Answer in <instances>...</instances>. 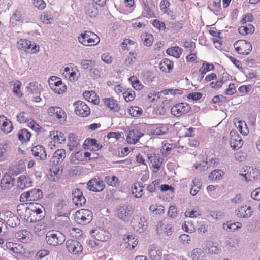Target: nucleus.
<instances>
[{
    "label": "nucleus",
    "instance_id": "24",
    "mask_svg": "<svg viewBox=\"0 0 260 260\" xmlns=\"http://www.w3.org/2000/svg\"><path fill=\"white\" fill-rule=\"evenodd\" d=\"M28 94H40L42 91V87L36 82H30L26 87Z\"/></svg>",
    "mask_w": 260,
    "mask_h": 260
},
{
    "label": "nucleus",
    "instance_id": "17",
    "mask_svg": "<svg viewBox=\"0 0 260 260\" xmlns=\"http://www.w3.org/2000/svg\"><path fill=\"white\" fill-rule=\"evenodd\" d=\"M244 174H240V175L245 178L246 181H252L257 179L259 175V170L252 167H247L244 171Z\"/></svg>",
    "mask_w": 260,
    "mask_h": 260
},
{
    "label": "nucleus",
    "instance_id": "4",
    "mask_svg": "<svg viewBox=\"0 0 260 260\" xmlns=\"http://www.w3.org/2000/svg\"><path fill=\"white\" fill-rule=\"evenodd\" d=\"M234 47L239 54L245 55L249 54L252 49V44L244 40L236 41L234 44Z\"/></svg>",
    "mask_w": 260,
    "mask_h": 260
},
{
    "label": "nucleus",
    "instance_id": "7",
    "mask_svg": "<svg viewBox=\"0 0 260 260\" xmlns=\"http://www.w3.org/2000/svg\"><path fill=\"white\" fill-rule=\"evenodd\" d=\"M1 216H3V220L11 227H16L20 225V221L18 216L10 211L3 212Z\"/></svg>",
    "mask_w": 260,
    "mask_h": 260
},
{
    "label": "nucleus",
    "instance_id": "45",
    "mask_svg": "<svg viewBox=\"0 0 260 260\" xmlns=\"http://www.w3.org/2000/svg\"><path fill=\"white\" fill-rule=\"evenodd\" d=\"M36 205L38 206V208L34 210L33 215L36 214V216H38V218L35 219V221L41 220L45 216V213L43 212V209L45 210L44 207L41 205L36 204Z\"/></svg>",
    "mask_w": 260,
    "mask_h": 260
},
{
    "label": "nucleus",
    "instance_id": "20",
    "mask_svg": "<svg viewBox=\"0 0 260 260\" xmlns=\"http://www.w3.org/2000/svg\"><path fill=\"white\" fill-rule=\"evenodd\" d=\"M83 146L84 149L94 151L100 150L102 147V145L97 143L96 139L91 138H88L85 140Z\"/></svg>",
    "mask_w": 260,
    "mask_h": 260
},
{
    "label": "nucleus",
    "instance_id": "49",
    "mask_svg": "<svg viewBox=\"0 0 260 260\" xmlns=\"http://www.w3.org/2000/svg\"><path fill=\"white\" fill-rule=\"evenodd\" d=\"M70 143L68 144L70 150H72L74 147H76L78 143L77 141V137L76 135L73 133L70 134L68 136Z\"/></svg>",
    "mask_w": 260,
    "mask_h": 260
},
{
    "label": "nucleus",
    "instance_id": "3",
    "mask_svg": "<svg viewBox=\"0 0 260 260\" xmlns=\"http://www.w3.org/2000/svg\"><path fill=\"white\" fill-rule=\"evenodd\" d=\"M75 218L79 224H86L92 221L93 215L88 209H82L76 212Z\"/></svg>",
    "mask_w": 260,
    "mask_h": 260
},
{
    "label": "nucleus",
    "instance_id": "46",
    "mask_svg": "<svg viewBox=\"0 0 260 260\" xmlns=\"http://www.w3.org/2000/svg\"><path fill=\"white\" fill-rule=\"evenodd\" d=\"M80 64L84 70H89L90 71L95 66V62L92 60L84 59L81 60Z\"/></svg>",
    "mask_w": 260,
    "mask_h": 260
},
{
    "label": "nucleus",
    "instance_id": "31",
    "mask_svg": "<svg viewBox=\"0 0 260 260\" xmlns=\"http://www.w3.org/2000/svg\"><path fill=\"white\" fill-rule=\"evenodd\" d=\"M85 10L86 14L90 17H95L99 14L98 8L94 3L89 4Z\"/></svg>",
    "mask_w": 260,
    "mask_h": 260
},
{
    "label": "nucleus",
    "instance_id": "51",
    "mask_svg": "<svg viewBox=\"0 0 260 260\" xmlns=\"http://www.w3.org/2000/svg\"><path fill=\"white\" fill-rule=\"evenodd\" d=\"M128 80L132 83L133 87L136 90H141L142 89L143 86L136 77L133 76L131 77Z\"/></svg>",
    "mask_w": 260,
    "mask_h": 260
},
{
    "label": "nucleus",
    "instance_id": "59",
    "mask_svg": "<svg viewBox=\"0 0 260 260\" xmlns=\"http://www.w3.org/2000/svg\"><path fill=\"white\" fill-rule=\"evenodd\" d=\"M17 120L20 123H24L29 122V119L26 117V113L24 112L20 113L17 116Z\"/></svg>",
    "mask_w": 260,
    "mask_h": 260
},
{
    "label": "nucleus",
    "instance_id": "54",
    "mask_svg": "<svg viewBox=\"0 0 260 260\" xmlns=\"http://www.w3.org/2000/svg\"><path fill=\"white\" fill-rule=\"evenodd\" d=\"M21 86V83L20 81L17 80L14 82L13 92L19 97H21L22 95V92L20 90Z\"/></svg>",
    "mask_w": 260,
    "mask_h": 260
},
{
    "label": "nucleus",
    "instance_id": "34",
    "mask_svg": "<svg viewBox=\"0 0 260 260\" xmlns=\"http://www.w3.org/2000/svg\"><path fill=\"white\" fill-rule=\"evenodd\" d=\"M30 137V132L25 128L20 130L18 133V139L22 142H27L29 141Z\"/></svg>",
    "mask_w": 260,
    "mask_h": 260
},
{
    "label": "nucleus",
    "instance_id": "36",
    "mask_svg": "<svg viewBox=\"0 0 260 260\" xmlns=\"http://www.w3.org/2000/svg\"><path fill=\"white\" fill-rule=\"evenodd\" d=\"M149 254L152 260H160L161 258V252L154 247L151 246L149 249Z\"/></svg>",
    "mask_w": 260,
    "mask_h": 260
},
{
    "label": "nucleus",
    "instance_id": "44",
    "mask_svg": "<svg viewBox=\"0 0 260 260\" xmlns=\"http://www.w3.org/2000/svg\"><path fill=\"white\" fill-rule=\"evenodd\" d=\"M46 226L44 225V224H41V223H39L38 224H37L33 229L34 232L38 236H42L44 235L46 231Z\"/></svg>",
    "mask_w": 260,
    "mask_h": 260
},
{
    "label": "nucleus",
    "instance_id": "53",
    "mask_svg": "<svg viewBox=\"0 0 260 260\" xmlns=\"http://www.w3.org/2000/svg\"><path fill=\"white\" fill-rule=\"evenodd\" d=\"M123 97L126 102H131L133 101L135 96V93L134 91L132 89H127L126 91L123 93Z\"/></svg>",
    "mask_w": 260,
    "mask_h": 260
},
{
    "label": "nucleus",
    "instance_id": "12",
    "mask_svg": "<svg viewBox=\"0 0 260 260\" xmlns=\"http://www.w3.org/2000/svg\"><path fill=\"white\" fill-rule=\"evenodd\" d=\"M72 196V201L76 206L81 207L86 203V200L80 189L77 188L73 189Z\"/></svg>",
    "mask_w": 260,
    "mask_h": 260
},
{
    "label": "nucleus",
    "instance_id": "10",
    "mask_svg": "<svg viewBox=\"0 0 260 260\" xmlns=\"http://www.w3.org/2000/svg\"><path fill=\"white\" fill-rule=\"evenodd\" d=\"M66 245L68 251L73 254H81L83 251L82 245L77 240H68L66 242Z\"/></svg>",
    "mask_w": 260,
    "mask_h": 260
},
{
    "label": "nucleus",
    "instance_id": "41",
    "mask_svg": "<svg viewBox=\"0 0 260 260\" xmlns=\"http://www.w3.org/2000/svg\"><path fill=\"white\" fill-rule=\"evenodd\" d=\"M30 201H37L43 197V192L39 189H33L30 190Z\"/></svg>",
    "mask_w": 260,
    "mask_h": 260
},
{
    "label": "nucleus",
    "instance_id": "32",
    "mask_svg": "<svg viewBox=\"0 0 260 260\" xmlns=\"http://www.w3.org/2000/svg\"><path fill=\"white\" fill-rule=\"evenodd\" d=\"M182 49L178 46H174L168 48L166 53L168 55L172 56L176 58H179L182 53Z\"/></svg>",
    "mask_w": 260,
    "mask_h": 260
},
{
    "label": "nucleus",
    "instance_id": "56",
    "mask_svg": "<svg viewBox=\"0 0 260 260\" xmlns=\"http://www.w3.org/2000/svg\"><path fill=\"white\" fill-rule=\"evenodd\" d=\"M173 147V144H165L161 149V152L163 156L166 157L167 155L170 153Z\"/></svg>",
    "mask_w": 260,
    "mask_h": 260
},
{
    "label": "nucleus",
    "instance_id": "11",
    "mask_svg": "<svg viewBox=\"0 0 260 260\" xmlns=\"http://www.w3.org/2000/svg\"><path fill=\"white\" fill-rule=\"evenodd\" d=\"M75 113L83 117H86L90 114V109L86 104L82 101H76L74 103Z\"/></svg>",
    "mask_w": 260,
    "mask_h": 260
},
{
    "label": "nucleus",
    "instance_id": "35",
    "mask_svg": "<svg viewBox=\"0 0 260 260\" xmlns=\"http://www.w3.org/2000/svg\"><path fill=\"white\" fill-rule=\"evenodd\" d=\"M235 138H232L230 140V145L234 150H237L241 148L243 145L242 140L239 136H236Z\"/></svg>",
    "mask_w": 260,
    "mask_h": 260
},
{
    "label": "nucleus",
    "instance_id": "15",
    "mask_svg": "<svg viewBox=\"0 0 260 260\" xmlns=\"http://www.w3.org/2000/svg\"><path fill=\"white\" fill-rule=\"evenodd\" d=\"M66 156V153L64 149L56 150L50 158V165L55 166L61 164L64 160Z\"/></svg>",
    "mask_w": 260,
    "mask_h": 260
},
{
    "label": "nucleus",
    "instance_id": "63",
    "mask_svg": "<svg viewBox=\"0 0 260 260\" xmlns=\"http://www.w3.org/2000/svg\"><path fill=\"white\" fill-rule=\"evenodd\" d=\"M30 120V121H29L28 123V126L37 132H39L41 129V127L40 125L37 124L34 120H32L31 119Z\"/></svg>",
    "mask_w": 260,
    "mask_h": 260
},
{
    "label": "nucleus",
    "instance_id": "21",
    "mask_svg": "<svg viewBox=\"0 0 260 260\" xmlns=\"http://www.w3.org/2000/svg\"><path fill=\"white\" fill-rule=\"evenodd\" d=\"M15 179L9 174H6L1 180L0 186L3 190H7L13 186Z\"/></svg>",
    "mask_w": 260,
    "mask_h": 260
},
{
    "label": "nucleus",
    "instance_id": "52",
    "mask_svg": "<svg viewBox=\"0 0 260 260\" xmlns=\"http://www.w3.org/2000/svg\"><path fill=\"white\" fill-rule=\"evenodd\" d=\"M128 113L133 117H138L142 114V109L137 106L131 107Z\"/></svg>",
    "mask_w": 260,
    "mask_h": 260
},
{
    "label": "nucleus",
    "instance_id": "2",
    "mask_svg": "<svg viewBox=\"0 0 260 260\" xmlns=\"http://www.w3.org/2000/svg\"><path fill=\"white\" fill-rule=\"evenodd\" d=\"M78 40L80 43L85 46L94 45L98 43L100 38L94 33L85 31L80 34L78 37Z\"/></svg>",
    "mask_w": 260,
    "mask_h": 260
},
{
    "label": "nucleus",
    "instance_id": "14",
    "mask_svg": "<svg viewBox=\"0 0 260 260\" xmlns=\"http://www.w3.org/2000/svg\"><path fill=\"white\" fill-rule=\"evenodd\" d=\"M90 234L95 240L101 242L107 241L110 238L109 232L103 229L92 230L90 232Z\"/></svg>",
    "mask_w": 260,
    "mask_h": 260
},
{
    "label": "nucleus",
    "instance_id": "50",
    "mask_svg": "<svg viewBox=\"0 0 260 260\" xmlns=\"http://www.w3.org/2000/svg\"><path fill=\"white\" fill-rule=\"evenodd\" d=\"M239 32L243 35L252 33L254 31V27L252 24H249L247 26H242L238 29Z\"/></svg>",
    "mask_w": 260,
    "mask_h": 260
},
{
    "label": "nucleus",
    "instance_id": "40",
    "mask_svg": "<svg viewBox=\"0 0 260 260\" xmlns=\"http://www.w3.org/2000/svg\"><path fill=\"white\" fill-rule=\"evenodd\" d=\"M224 173L221 170H214L209 175V179L212 181H217L221 179Z\"/></svg>",
    "mask_w": 260,
    "mask_h": 260
},
{
    "label": "nucleus",
    "instance_id": "27",
    "mask_svg": "<svg viewBox=\"0 0 260 260\" xmlns=\"http://www.w3.org/2000/svg\"><path fill=\"white\" fill-rule=\"evenodd\" d=\"M134 220H139L137 223L134 224L135 228H137V231L139 233L143 232L147 228V219L145 217H138Z\"/></svg>",
    "mask_w": 260,
    "mask_h": 260
},
{
    "label": "nucleus",
    "instance_id": "48",
    "mask_svg": "<svg viewBox=\"0 0 260 260\" xmlns=\"http://www.w3.org/2000/svg\"><path fill=\"white\" fill-rule=\"evenodd\" d=\"M123 240L125 241V243H127L129 246H132V249H134L138 244L137 239L133 235H124Z\"/></svg>",
    "mask_w": 260,
    "mask_h": 260
},
{
    "label": "nucleus",
    "instance_id": "5",
    "mask_svg": "<svg viewBox=\"0 0 260 260\" xmlns=\"http://www.w3.org/2000/svg\"><path fill=\"white\" fill-rule=\"evenodd\" d=\"M28 203H21L17 206V212L20 217L24 221L31 222H34V220L31 218L33 215L32 210L27 206Z\"/></svg>",
    "mask_w": 260,
    "mask_h": 260
},
{
    "label": "nucleus",
    "instance_id": "58",
    "mask_svg": "<svg viewBox=\"0 0 260 260\" xmlns=\"http://www.w3.org/2000/svg\"><path fill=\"white\" fill-rule=\"evenodd\" d=\"M27 180L26 178L24 176H21L18 178L17 183L18 186L21 189H24L27 187L26 186Z\"/></svg>",
    "mask_w": 260,
    "mask_h": 260
},
{
    "label": "nucleus",
    "instance_id": "55",
    "mask_svg": "<svg viewBox=\"0 0 260 260\" xmlns=\"http://www.w3.org/2000/svg\"><path fill=\"white\" fill-rule=\"evenodd\" d=\"M56 134L54 135V140L58 143H62L66 140V137L64 134L61 132L56 131Z\"/></svg>",
    "mask_w": 260,
    "mask_h": 260
},
{
    "label": "nucleus",
    "instance_id": "25",
    "mask_svg": "<svg viewBox=\"0 0 260 260\" xmlns=\"http://www.w3.org/2000/svg\"><path fill=\"white\" fill-rule=\"evenodd\" d=\"M168 131L167 126L162 124L154 125L152 126L151 133L152 135L162 136L166 134Z\"/></svg>",
    "mask_w": 260,
    "mask_h": 260
},
{
    "label": "nucleus",
    "instance_id": "38",
    "mask_svg": "<svg viewBox=\"0 0 260 260\" xmlns=\"http://www.w3.org/2000/svg\"><path fill=\"white\" fill-rule=\"evenodd\" d=\"M55 207L60 216L65 214L67 208L66 201L63 200L58 201L56 203Z\"/></svg>",
    "mask_w": 260,
    "mask_h": 260
},
{
    "label": "nucleus",
    "instance_id": "29",
    "mask_svg": "<svg viewBox=\"0 0 260 260\" xmlns=\"http://www.w3.org/2000/svg\"><path fill=\"white\" fill-rule=\"evenodd\" d=\"M159 66L161 71L169 72L173 68V63L170 59L165 58L160 62Z\"/></svg>",
    "mask_w": 260,
    "mask_h": 260
},
{
    "label": "nucleus",
    "instance_id": "1",
    "mask_svg": "<svg viewBox=\"0 0 260 260\" xmlns=\"http://www.w3.org/2000/svg\"><path fill=\"white\" fill-rule=\"evenodd\" d=\"M45 240L47 244L56 247L62 244L66 240V237L61 232L52 230L46 233Z\"/></svg>",
    "mask_w": 260,
    "mask_h": 260
},
{
    "label": "nucleus",
    "instance_id": "13",
    "mask_svg": "<svg viewBox=\"0 0 260 260\" xmlns=\"http://www.w3.org/2000/svg\"><path fill=\"white\" fill-rule=\"evenodd\" d=\"M144 136V134L141 131L140 128L136 127L129 131L126 137V140L129 144H136L140 138Z\"/></svg>",
    "mask_w": 260,
    "mask_h": 260
},
{
    "label": "nucleus",
    "instance_id": "61",
    "mask_svg": "<svg viewBox=\"0 0 260 260\" xmlns=\"http://www.w3.org/2000/svg\"><path fill=\"white\" fill-rule=\"evenodd\" d=\"M207 245L209 246L207 247L208 249V253H209L216 254L219 253L220 251V249H219L217 246L213 245V243L211 245L210 244H207Z\"/></svg>",
    "mask_w": 260,
    "mask_h": 260
},
{
    "label": "nucleus",
    "instance_id": "43",
    "mask_svg": "<svg viewBox=\"0 0 260 260\" xmlns=\"http://www.w3.org/2000/svg\"><path fill=\"white\" fill-rule=\"evenodd\" d=\"M237 128L239 129L241 134L246 136L248 133V129L247 125L244 121H238L237 123H235Z\"/></svg>",
    "mask_w": 260,
    "mask_h": 260
},
{
    "label": "nucleus",
    "instance_id": "39",
    "mask_svg": "<svg viewBox=\"0 0 260 260\" xmlns=\"http://www.w3.org/2000/svg\"><path fill=\"white\" fill-rule=\"evenodd\" d=\"M138 186L137 184L134 185V187L132 188V194L136 198L141 197L142 195V192L143 191V188L144 187L142 183H138Z\"/></svg>",
    "mask_w": 260,
    "mask_h": 260
},
{
    "label": "nucleus",
    "instance_id": "26",
    "mask_svg": "<svg viewBox=\"0 0 260 260\" xmlns=\"http://www.w3.org/2000/svg\"><path fill=\"white\" fill-rule=\"evenodd\" d=\"M0 128L6 133H10L13 128L12 122L4 116H0Z\"/></svg>",
    "mask_w": 260,
    "mask_h": 260
},
{
    "label": "nucleus",
    "instance_id": "33",
    "mask_svg": "<svg viewBox=\"0 0 260 260\" xmlns=\"http://www.w3.org/2000/svg\"><path fill=\"white\" fill-rule=\"evenodd\" d=\"M223 229L228 231H234L242 227V224L240 222H232L231 221L224 223L222 225Z\"/></svg>",
    "mask_w": 260,
    "mask_h": 260
},
{
    "label": "nucleus",
    "instance_id": "28",
    "mask_svg": "<svg viewBox=\"0 0 260 260\" xmlns=\"http://www.w3.org/2000/svg\"><path fill=\"white\" fill-rule=\"evenodd\" d=\"M104 104L111 110L118 112L120 109L117 101L113 98H105L103 99Z\"/></svg>",
    "mask_w": 260,
    "mask_h": 260
},
{
    "label": "nucleus",
    "instance_id": "64",
    "mask_svg": "<svg viewBox=\"0 0 260 260\" xmlns=\"http://www.w3.org/2000/svg\"><path fill=\"white\" fill-rule=\"evenodd\" d=\"M194 167L196 169H199L200 171H205L208 169L207 161H203L199 164L194 165Z\"/></svg>",
    "mask_w": 260,
    "mask_h": 260
},
{
    "label": "nucleus",
    "instance_id": "60",
    "mask_svg": "<svg viewBox=\"0 0 260 260\" xmlns=\"http://www.w3.org/2000/svg\"><path fill=\"white\" fill-rule=\"evenodd\" d=\"M144 15L145 17L150 18V17H153L154 15L153 14V12L150 8L148 5L145 4L144 6Z\"/></svg>",
    "mask_w": 260,
    "mask_h": 260
},
{
    "label": "nucleus",
    "instance_id": "37",
    "mask_svg": "<svg viewBox=\"0 0 260 260\" xmlns=\"http://www.w3.org/2000/svg\"><path fill=\"white\" fill-rule=\"evenodd\" d=\"M205 253L200 248H196L192 252V260H204Z\"/></svg>",
    "mask_w": 260,
    "mask_h": 260
},
{
    "label": "nucleus",
    "instance_id": "9",
    "mask_svg": "<svg viewBox=\"0 0 260 260\" xmlns=\"http://www.w3.org/2000/svg\"><path fill=\"white\" fill-rule=\"evenodd\" d=\"M50 88L55 93L60 94L66 90V86L63 84L60 79L56 76H52L49 80Z\"/></svg>",
    "mask_w": 260,
    "mask_h": 260
},
{
    "label": "nucleus",
    "instance_id": "8",
    "mask_svg": "<svg viewBox=\"0 0 260 260\" xmlns=\"http://www.w3.org/2000/svg\"><path fill=\"white\" fill-rule=\"evenodd\" d=\"M190 110L191 107L188 104L186 103H179L172 107L171 112L174 116L179 117L189 112Z\"/></svg>",
    "mask_w": 260,
    "mask_h": 260
},
{
    "label": "nucleus",
    "instance_id": "18",
    "mask_svg": "<svg viewBox=\"0 0 260 260\" xmlns=\"http://www.w3.org/2000/svg\"><path fill=\"white\" fill-rule=\"evenodd\" d=\"M88 188L93 192H101L105 188V184L102 180L96 178L90 180L87 183Z\"/></svg>",
    "mask_w": 260,
    "mask_h": 260
},
{
    "label": "nucleus",
    "instance_id": "22",
    "mask_svg": "<svg viewBox=\"0 0 260 260\" xmlns=\"http://www.w3.org/2000/svg\"><path fill=\"white\" fill-rule=\"evenodd\" d=\"M31 152L34 156L38 157L40 160H44L47 158V153L42 145H37L32 147Z\"/></svg>",
    "mask_w": 260,
    "mask_h": 260
},
{
    "label": "nucleus",
    "instance_id": "57",
    "mask_svg": "<svg viewBox=\"0 0 260 260\" xmlns=\"http://www.w3.org/2000/svg\"><path fill=\"white\" fill-rule=\"evenodd\" d=\"M159 181L155 180L153 181L151 184H150L147 187V190L148 192L150 193H152L154 192L159 185Z\"/></svg>",
    "mask_w": 260,
    "mask_h": 260
},
{
    "label": "nucleus",
    "instance_id": "30",
    "mask_svg": "<svg viewBox=\"0 0 260 260\" xmlns=\"http://www.w3.org/2000/svg\"><path fill=\"white\" fill-rule=\"evenodd\" d=\"M30 233L26 230H20L15 234V237L22 242H27Z\"/></svg>",
    "mask_w": 260,
    "mask_h": 260
},
{
    "label": "nucleus",
    "instance_id": "16",
    "mask_svg": "<svg viewBox=\"0 0 260 260\" xmlns=\"http://www.w3.org/2000/svg\"><path fill=\"white\" fill-rule=\"evenodd\" d=\"M47 113L49 115L54 116L60 120V122L62 121V119L64 120L67 117L65 112L60 107L57 106L49 107L47 109Z\"/></svg>",
    "mask_w": 260,
    "mask_h": 260
},
{
    "label": "nucleus",
    "instance_id": "42",
    "mask_svg": "<svg viewBox=\"0 0 260 260\" xmlns=\"http://www.w3.org/2000/svg\"><path fill=\"white\" fill-rule=\"evenodd\" d=\"M105 181L109 186L116 187L119 185V182L118 179L115 176H108L105 177Z\"/></svg>",
    "mask_w": 260,
    "mask_h": 260
},
{
    "label": "nucleus",
    "instance_id": "62",
    "mask_svg": "<svg viewBox=\"0 0 260 260\" xmlns=\"http://www.w3.org/2000/svg\"><path fill=\"white\" fill-rule=\"evenodd\" d=\"M183 47L186 49V51L190 53L193 52L195 48V43L193 42L185 41Z\"/></svg>",
    "mask_w": 260,
    "mask_h": 260
},
{
    "label": "nucleus",
    "instance_id": "19",
    "mask_svg": "<svg viewBox=\"0 0 260 260\" xmlns=\"http://www.w3.org/2000/svg\"><path fill=\"white\" fill-rule=\"evenodd\" d=\"M163 158L155 154H151L148 155V162L151 164L152 167L155 169L154 172L158 171L160 168V164H162Z\"/></svg>",
    "mask_w": 260,
    "mask_h": 260
},
{
    "label": "nucleus",
    "instance_id": "23",
    "mask_svg": "<svg viewBox=\"0 0 260 260\" xmlns=\"http://www.w3.org/2000/svg\"><path fill=\"white\" fill-rule=\"evenodd\" d=\"M235 213L239 217L248 218L251 216L252 211L251 207L248 206L247 207L246 206H241V207L236 209Z\"/></svg>",
    "mask_w": 260,
    "mask_h": 260
},
{
    "label": "nucleus",
    "instance_id": "47",
    "mask_svg": "<svg viewBox=\"0 0 260 260\" xmlns=\"http://www.w3.org/2000/svg\"><path fill=\"white\" fill-rule=\"evenodd\" d=\"M214 69V65L204 62L202 67L199 69V72H201V74L202 75V78H203L204 75L208 71L213 70Z\"/></svg>",
    "mask_w": 260,
    "mask_h": 260
},
{
    "label": "nucleus",
    "instance_id": "6",
    "mask_svg": "<svg viewBox=\"0 0 260 260\" xmlns=\"http://www.w3.org/2000/svg\"><path fill=\"white\" fill-rule=\"evenodd\" d=\"M134 209V207L132 205L121 204L117 209V215L120 219L126 221L129 216L133 214Z\"/></svg>",
    "mask_w": 260,
    "mask_h": 260
}]
</instances>
